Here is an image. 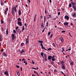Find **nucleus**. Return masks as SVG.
Instances as JSON below:
<instances>
[{"label": "nucleus", "mask_w": 76, "mask_h": 76, "mask_svg": "<svg viewBox=\"0 0 76 76\" xmlns=\"http://www.w3.org/2000/svg\"><path fill=\"white\" fill-rule=\"evenodd\" d=\"M71 4H72V8L73 9L74 12H76V6H75L76 3L73 2H71Z\"/></svg>", "instance_id": "obj_1"}, {"label": "nucleus", "mask_w": 76, "mask_h": 76, "mask_svg": "<svg viewBox=\"0 0 76 76\" xmlns=\"http://www.w3.org/2000/svg\"><path fill=\"white\" fill-rule=\"evenodd\" d=\"M17 23L18 25H19L20 26H22V23L21 21H17Z\"/></svg>", "instance_id": "obj_2"}, {"label": "nucleus", "mask_w": 76, "mask_h": 76, "mask_svg": "<svg viewBox=\"0 0 76 76\" xmlns=\"http://www.w3.org/2000/svg\"><path fill=\"white\" fill-rule=\"evenodd\" d=\"M19 51L20 53H21V54H22V53H23L25 52V51L24 50H23V49L21 51H20V50H19Z\"/></svg>", "instance_id": "obj_3"}, {"label": "nucleus", "mask_w": 76, "mask_h": 76, "mask_svg": "<svg viewBox=\"0 0 76 76\" xmlns=\"http://www.w3.org/2000/svg\"><path fill=\"white\" fill-rule=\"evenodd\" d=\"M65 19H67L69 20V17L68 15H66L64 17Z\"/></svg>", "instance_id": "obj_4"}, {"label": "nucleus", "mask_w": 76, "mask_h": 76, "mask_svg": "<svg viewBox=\"0 0 76 76\" xmlns=\"http://www.w3.org/2000/svg\"><path fill=\"white\" fill-rule=\"evenodd\" d=\"M61 67L63 70H65V69H66V67H65L64 65H63L61 66Z\"/></svg>", "instance_id": "obj_5"}, {"label": "nucleus", "mask_w": 76, "mask_h": 76, "mask_svg": "<svg viewBox=\"0 0 76 76\" xmlns=\"http://www.w3.org/2000/svg\"><path fill=\"white\" fill-rule=\"evenodd\" d=\"M52 58V56H50L48 57V60H49L50 61L51 59Z\"/></svg>", "instance_id": "obj_6"}, {"label": "nucleus", "mask_w": 76, "mask_h": 76, "mask_svg": "<svg viewBox=\"0 0 76 76\" xmlns=\"http://www.w3.org/2000/svg\"><path fill=\"white\" fill-rule=\"evenodd\" d=\"M4 74L5 75H6V76H9V73H8V72H7V71L5 72Z\"/></svg>", "instance_id": "obj_7"}, {"label": "nucleus", "mask_w": 76, "mask_h": 76, "mask_svg": "<svg viewBox=\"0 0 76 76\" xmlns=\"http://www.w3.org/2000/svg\"><path fill=\"white\" fill-rule=\"evenodd\" d=\"M60 63L61 65L62 66L63 65H64V61H60Z\"/></svg>", "instance_id": "obj_8"}, {"label": "nucleus", "mask_w": 76, "mask_h": 76, "mask_svg": "<svg viewBox=\"0 0 76 76\" xmlns=\"http://www.w3.org/2000/svg\"><path fill=\"white\" fill-rule=\"evenodd\" d=\"M72 15L73 17L75 18V17H76V14L75 13H73L72 14Z\"/></svg>", "instance_id": "obj_9"}, {"label": "nucleus", "mask_w": 76, "mask_h": 76, "mask_svg": "<svg viewBox=\"0 0 76 76\" xmlns=\"http://www.w3.org/2000/svg\"><path fill=\"white\" fill-rule=\"evenodd\" d=\"M11 13L12 14V15H15V12H14L13 10H11Z\"/></svg>", "instance_id": "obj_10"}, {"label": "nucleus", "mask_w": 76, "mask_h": 76, "mask_svg": "<svg viewBox=\"0 0 76 76\" xmlns=\"http://www.w3.org/2000/svg\"><path fill=\"white\" fill-rule=\"evenodd\" d=\"M18 15H21V11L19 9L18 10Z\"/></svg>", "instance_id": "obj_11"}, {"label": "nucleus", "mask_w": 76, "mask_h": 76, "mask_svg": "<svg viewBox=\"0 0 76 76\" xmlns=\"http://www.w3.org/2000/svg\"><path fill=\"white\" fill-rule=\"evenodd\" d=\"M29 42V40L28 39V38H27L26 39V44H28Z\"/></svg>", "instance_id": "obj_12"}, {"label": "nucleus", "mask_w": 76, "mask_h": 76, "mask_svg": "<svg viewBox=\"0 0 76 76\" xmlns=\"http://www.w3.org/2000/svg\"><path fill=\"white\" fill-rule=\"evenodd\" d=\"M69 23H68V22H64V25H68V24Z\"/></svg>", "instance_id": "obj_13"}, {"label": "nucleus", "mask_w": 76, "mask_h": 76, "mask_svg": "<svg viewBox=\"0 0 76 76\" xmlns=\"http://www.w3.org/2000/svg\"><path fill=\"white\" fill-rule=\"evenodd\" d=\"M36 17H37V14L35 15V17L34 19V22H35L36 20Z\"/></svg>", "instance_id": "obj_14"}, {"label": "nucleus", "mask_w": 76, "mask_h": 76, "mask_svg": "<svg viewBox=\"0 0 76 76\" xmlns=\"http://www.w3.org/2000/svg\"><path fill=\"white\" fill-rule=\"evenodd\" d=\"M40 26H42V29H43V28H44V25L43 24V23H42V24H40Z\"/></svg>", "instance_id": "obj_15"}, {"label": "nucleus", "mask_w": 76, "mask_h": 76, "mask_svg": "<svg viewBox=\"0 0 76 76\" xmlns=\"http://www.w3.org/2000/svg\"><path fill=\"white\" fill-rule=\"evenodd\" d=\"M34 73H36V74H37V75H38V76H39V75L38 74V73L37 72L34 71Z\"/></svg>", "instance_id": "obj_16"}, {"label": "nucleus", "mask_w": 76, "mask_h": 76, "mask_svg": "<svg viewBox=\"0 0 76 76\" xmlns=\"http://www.w3.org/2000/svg\"><path fill=\"white\" fill-rule=\"evenodd\" d=\"M1 6H3V5H4V3H3V1H1Z\"/></svg>", "instance_id": "obj_17"}, {"label": "nucleus", "mask_w": 76, "mask_h": 76, "mask_svg": "<svg viewBox=\"0 0 76 76\" xmlns=\"http://www.w3.org/2000/svg\"><path fill=\"white\" fill-rule=\"evenodd\" d=\"M17 20L18 21V22H20L21 20V19H20V18H19L17 19Z\"/></svg>", "instance_id": "obj_18"}, {"label": "nucleus", "mask_w": 76, "mask_h": 76, "mask_svg": "<svg viewBox=\"0 0 76 76\" xmlns=\"http://www.w3.org/2000/svg\"><path fill=\"white\" fill-rule=\"evenodd\" d=\"M17 73L18 76H20V73L19 72V71H17Z\"/></svg>", "instance_id": "obj_19"}, {"label": "nucleus", "mask_w": 76, "mask_h": 76, "mask_svg": "<svg viewBox=\"0 0 76 76\" xmlns=\"http://www.w3.org/2000/svg\"><path fill=\"white\" fill-rule=\"evenodd\" d=\"M38 42H39V43H41V44H42V43H43V41L42 40H39L38 41Z\"/></svg>", "instance_id": "obj_20"}, {"label": "nucleus", "mask_w": 76, "mask_h": 76, "mask_svg": "<svg viewBox=\"0 0 76 76\" xmlns=\"http://www.w3.org/2000/svg\"><path fill=\"white\" fill-rule=\"evenodd\" d=\"M12 38H15V34H13L12 35Z\"/></svg>", "instance_id": "obj_21"}, {"label": "nucleus", "mask_w": 76, "mask_h": 76, "mask_svg": "<svg viewBox=\"0 0 76 76\" xmlns=\"http://www.w3.org/2000/svg\"><path fill=\"white\" fill-rule=\"evenodd\" d=\"M44 22H45V20H46V16H44Z\"/></svg>", "instance_id": "obj_22"}, {"label": "nucleus", "mask_w": 76, "mask_h": 76, "mask_svg": "<svg viewBox=\"0 0 76 76\" xmlns=\"http://www.w3.org/2000/svg\"><path fill=\"white\" fill-rule=\"evenodd\" d=\"M48 15L49 16V17H48L47 18V19H49V18L50 19V18H51V15Z\"/></svg>", "instance_id": "obj_23"}, {"label": "nucleus", "mask_w": 76, "mask_h": 76, "mask_svg": "<svg viewBox=\"0 0 76 76\" xmlns=\"http://www.w3.org/2000/svg\"><path fill=\"white\" fill-rule=\"evenodd\" d=\"M74 64V63L73 62V61L71 62V63H70V65H72V66H73Z\"/></svg>", "instance_id": "obj_24"}, {"label": "nucleus", "mask_w": 76, "mask_h": 76, "mask_svg": "<svg viewBox=\"0 0 76 76\" xmlns=\"http://www.w3.org/2000/svg\"><path fill=\"white\" fill-rule=\"evenodd\" d=\"M41 48H42V49H44V50H47V49H46L45 48H44V47H41Z\"/></svg>", "instance_id": "obj_25"}, {"label": "nucleus", "mask_w": 76, "mask_h": 76, "mask_svg": "<svg viewBox=\"0 0 76 76\" xmlns=\"http://www.w3.org/2000/svg\"><path fill=\"white\" fill-rule=\"evenodd\" d=\"M24 63H25V65H27V62H26V61H24Z\"/></svg>", "instance_id": "obj_26"}, {"label": "nucleus", "mask_w": 76, "mask_h": 76, "mask_svg": "<svg viewBox=\"0 0 76 76\" xmlns=\"http://www.w3.org/2000/svg\"><path fill=\"white\" fill-rule=\"evenodd\" d=\"M6 32L7 35H8V29H7V30L6 31Z\"/></svg>", "instance_id": "obj_27"}, {"label": "nucleus", "mask_w": 76, "mask_h": 76, "mask_svg": "<svg viewBox=\"0 0 76 76\" xmlns=\"http://www.w3.org/2000/svg\"><path fill=\"white\" fill-rule=\"evenodd\" d=\"M22 31H24L25 30V26H23L22 28Z\"/></svg>", "instance_id": "obj_28"}, {"label": "nucleus", "mask_w": 76, "mask_h": 76, "mask_svg": "<svg viewBox=\"0 0 76 76\" xmlns=\"http://www.w3.org/2000/svg\"><path fill=\"white\" fill-rule=\"evenodd\" d=\"M45 58H47V55L46 54H45L44 55Z\"/></svg>", "instance_id": "obj_29"}, {"label": "nucleus", "mask_w": 76, "mask_h": 76, "mask_svg": "<svg viewBox=\"0 0 76 76\" xmlns=\"http://www.w3.org/2000/svg\"><path fill=\"white\" fill-rule=\"evenodd\" d=\"M3 56H5V57H6V56H7V55H6V53L4 52Z\"/></svg>", "instance_id": "obj_30"}, {"label": "nucleus", "mask_w": 76, "mask_h": 76, "mask_svg": "<svg viewBox=\"0 0 76 76\" xmlns=\"http://www.w3.org/2000/svg\"><path fill=\"white\" fill-rule=\"evenodd\" d=\"M12 9L14 10H16V7H13L12 8Z\"/></svg>", "instance_id": "obj_31"}, {"label": "nucleus", "mask_w": 76, "mask_h": 76, "mask_svg": "<svg viewBox=\"0 0 76 76\" xmlns=\"http://www.w3.org/2000/svg\"><path fill=\"white\" fill-rule=\"evenodd\" d=\"M60 40H61V41L62 42H63V41H64V39H63V38H61L60 39Z\"/></svg>", "instance_id": "obj_32"}, {"label": "nucleus", "mask_w": 76, "mask_h": 76, "mask_svg": "<svg viewBox=\"0 0 76 76\" xmlns=\"http://www.w3.org/2000/svg\"><path fill=\"white\" fill-rule=\"evenodd\" d=\"M69 7H72V4L71 3H70L69 4Z\"/></svg>", "instance_id": "obj_33"}, {"label": "nucleus", "mask_w": 76, "mask_h": 76, "mask_svg": "<svg viewBox=\"0 0 76 76\" xmlns=\"http://www.w3.org/2000/svg\"><path fill=\"white\" fill-rule=\"evenodd\" d=\"M4 12L5 15H6V14H7V11L5 10Z\"/></svg>", "instance_id": "obj_34"}, {"label": "nucleus", "mask_w": 76, "mask_h": 76, "mask_svg": "<svg viewBox=\"0 0 76 76\" xmlns=\"http://www.w3.org/2000/svg\"><path fill=\"white\" fill-rule=\"evenodd\" d=\"M53 45L55 47H56V45H55V44H54V43H53Z\"/></svg>", "instance_id": "obj_35"}, {"label": "nucleus", "mask_w": 76, "mask_h": 76, "mask_svg": "<svg viewBox=\"0 0 76 76\" xmlns=\"http://www.w3.org/2000/svg\"><path fill=\"white\" fill-rule=\"evenodd\" d=\"M56 59L55 58H52V61H55Z\"/></svg>", "instance_id": "obj_36"}, {"label": "nucleus", "mask_w": 76, "mask_h": 76, "mask_svg": "<svg viewBox=\"0 0 76 76\" xmlns=\"http://www.w3.org/2000/svg\"><path fill=\"white\" fill-rule=\"evenodd\" d=\"M1 23H4V21H2V20L1 19Z\"/></svg>", "instance_id": "obj_37"}, {"label": "nucleus", "mask_w": 76, "mask_h": 76, "mask_svg": "<svg viewBox=\"0 0 76 76\" xmlns=\"http://www.w3.org/2000/svg\"><path fill=\"white\" fill-rule=\"evenodd\" d=\"M18 28H19V27L18 26H17L16 27V29L15 30L16 31H17V30H18Z\"/></svg>", "instance_id": "obj_38"}, {"label": "nucleus", "mask_w": 76, "mask_h": 76, "mask_svg": "<svg viewBox=\"0 0 76 76\" xmlns=\"http://www.w3.org/2000/svg\"><path fill=\"white\" fill-rule=\"evenodd\" d=\"M13 32L14 34H16V30H13Z\"/></svg>", "instance_id": "obj_39"}, {"label": "nucleus", "mask_w": 76, "mask_h": 76, "mask_svg": "<svg viewBox=\"0 0 76 76\" xmlns=\"http://www.w3.org/2000/svg\"><path fill=\"white\" fill-rule=\"evenodd\" d=\"M48 26V22H47L46 23V26Z\"/></svg>", "instance_id": "obj_40"}, {"label": "nucleus", "mask_w": 76, "mask_h": 76, "mask_svg": "<svg viewBox=\"0 0 76 76\" xmlns=\"http://www.w3.org/2000/svg\"><path fill=\"white\" fill-rule=\"evenodd\" d=\"M32 63L33 64H35V62L33 61V60H32Z\"/></svg>", "instance_id": "obj_41"}, {"label": "nucleus", "mask_w": 76, "mask_h": 76, "mask_svg": "<svg viewBox=\"0 0 76 76\" xmlns=\"http://www.w3.org/2000/svg\"><path fill=\"white\" fill-rule=\"evenodd\" d=\"M47 11H46V10L45 9V15H46V14H47Z\"/></svg>", "instance_id": "obj_42"}, {"label": "nucleus", "mask_w": 76, "mask_h": 76, "mask_svg": "<svg viewBox=\"0 0 76 76\" xmlns=\"http://www.w3.org/2000/svg\"><path fill=\"white\" fill-rule=\"evenodd\" d=\"M1 29L2 31H3L4 29H3V27H1Z\"/></svg>", "instance_id": "obj_43"}, {"label": "nucleus", "mask_w": 76, "mask_h": 76, "mask_svg": "<svg viewBox=\"0 0 76 76\" xmlns=\"http://www.w3.org/2000/svg\"><path fill=\"white\" fill-rule=\"evenodd\" d=\"M48 50L50 51V50H51V48H49V49H48Z\"/></svg>", "instance_id": "obj_44"}, {"label": "nucleus", "mask_w": 76, "mask_h": 76, "mask_svg": "<svg viewBox=\"0 0 76 76\" xmlns=\"http://www.w3.org/2000/svg\"><path fill=\"white\" fill-rule=\"evenodd\" d=\"M51 64L52 65H53V64H54V62H53V61L51 62Z\"/></svg>", "instance_id": "obj_45"}, {"label": "nucleus", "mask_w": 76, "mask_h": 76, "mask_svg": "<svg viewBox=\"0 0 76 76\" xmlns=\"http://www.w3.org/2000/svg\"><path fill=\"white\" fill-rule=\"evenodd\" d=\"M2 35L0 34V38H1L2 37Z\"/></svg>", "instance_id": "obj_46"}, {"label": "nucleus", "mask_w": 76, "mask_h": 76, "mask_svg": "<svg viewBox=\"0 0 76 76\" xmlns=\"http://www.w3.org/2000/svg\"><path fill=\"white\" fill-rule=\"evenodd\" d=\"M40 45L42 46V47H43V44H42V43H41Z\"/></svg>", "instance_id": "obj_47"}, {"label": "nucleus", "mask_w": 76, "mask_h": 76, "mask_svg": "<svg viewBox=\"0 0 76 76\" xmlns=\"http://www.w3.org/2000/svg\"><path fill=\"white\" fill-rule=\"evenodd\" d=\"M23 44H24V43H22L21 44V45L22 46H23Z\"/></svg>", "instance_id": "obj_48"}, {"label": "nucleus", "mask_w": 76, "mask_h": 76, "mask_svg": "<svg viewBox=\"0 0 76 76\" xmlns=\"http://www.w3.org/2000/svg\"><path fill=\"white\" fill-rule=\"evenodd\" d=\"M22 61H25V59L23 58L22 59Z\"/></svg>", "instance_id": "obj_49"}, {"label": "nucleus", "mask_w": 76, "mask_h": 76, "mask_svg": "<svg viewBox=\"0 0 76 76\" xmlns=\"http://www.w3.org/2000/svg\"><path fill=\"white\" fill-rule=\"evenodd\" d=\"M60 15V12H58V15Z\"/></svg>", "instance_id": "obj_50"}, {"label": "nucleus", "mask_w": 76, "mask_h": 76, "mask_svg": "<svg viewBox=\"0 0 76 76\" xmlns=\"http://www.w3.org/2000/svg\"><path fill=\"white\" fill-rule=\"evenodd\" d=\"M64 32H66V31H61L62 33H63Z\"/></svg>", "instance_id": "obj_51"}, {"label": "nucleus", "mask_w": 76, "mask_h": 76, "mask_svg": "<svg viewBox=\"0 0 76 76\" xmlns=\"http://www.w3.org/2000/svg\"><path fill=\"white\" fill-rule=\"evenodd\" d=\"M50 33H51V32L50 31L48 33V35H50Z\"/></svg>", "instance_id": "obj_52"}, {"label": "nucleus", "mask_w": 76, "mask_h": 76, "mask_svg": "<svg viewBox=\"0 0 76 76\" xmlns=\"http://www.w3.org/2000/svg\"><path fill=\"white\" fill-rule=\"evenodd\" d=\"M41 55L42 56H43V54L41 52Z\"/></svg>", "instance_id": "obj_53"}, {"label": "nucleus", "mask_w": 76, "mask_h": 76, "mask_svg": "<svg viewBox=\"0 0 76 76\" xmlns=\"http://www.w3.org/2000/svg\"><path fill=\"white\" fill-rule=\"evenodd\" d=\"M24 25L25 26H26V27H27V26L26 25V23H25Z\"/></svg>", "instance_id": "obj_54"}, {"label": "nucleus", "mask_w": 76, "mask_h": 76, "mask_svg": "<svg viewBox=\"0 0 76 76\" xmlns=\"http://www.w3.org/2000/svg\"><path fill=\"white\" fill-rule=\"evenodd\" d=\"M52 37H53V34H51V35H50V38H52Z\"/></svg>", "instance_id": "obj_55"}, {"label": "nucleus", "mask_w": 76, "mask_h": 76, "mask_svg": "<svg viewBox=\"0 0 76 76\" xmlns=\"http://www.w3.org/2000/svg\"><path fill=\"white\" fill-rule=\"evenodd\" d=\"M54 57H55V56L53 55V57H52V58H54Z\"/></svg>", "instance_id": "obj_56"}, {"label": "nucleus", "mask_w": 76, "mask_h": 76, "mask_svg": "<svg viewBox=\"0 0 76 76\" xmlns=\"http://www.w3.org/2000/svg\"><path fill=\"white\" fill-rule=\"evenodd\" d=\"M32 69H35V70H37V69L34 68V67H32Z\"/></svg>", "instance_id": "obj_57"}, {"label": "nucleus", "mask_w": 76, "mask_h": 76, "mask_svg": "<svg viewBox=\"0 0 76 76\" xmlns=\"http://www.w3.org/2000/svg\"><path fill=\"white\" fill-rule=\"evenodd\" d=\"M3 40V39L2 38H0V41H1Z\"/></svg>", "instance_id": "obj_58"}, {"label": "nucleus", "mask_w": 76, "mask_h": 76, "mask_svg": "<svg viewBox=\"0 0 76 76\" xmlns=\"http://www.w3.org/2000/svg\"><path fill=\"white\" fill-rule=\"evenodd\" d=\"M28 1L29 2V3H31V1H30V0H28Z\"/></svg>", "instance_id": "obj_59"}, {"label": "nucleus", "mask_w": 76, "mask_h": 76, "mask_svg": "<svg viewBox=\"0 0 76 76\" xmlns=\"http://www.w3.org/2000/svg\"><path fill=\"white\" fill-rule=\"evenodd\" d=\"M16 67H17V68H19V66H16Z\"/></svg>", "instance_id": "obj_60"}, {"label": "nucleus", "mask_w": 76, "mask_h": 76, "mask_svg": "<svg viewBox=\"0 0 76 76\" xmlns=\"http://www.w3.org/2000/svg\"><path fill=\"white\" fill-rule=\"evenodd\" d=\"M45 31V29H43V30L42 31V33H43V32H44V31Z\"/></svg>", "instance_id": "obj_61"}, {"label": "nucleus", "mask_w": 76, "mask_h": 76, "mask_svg": "<svg viewBox=\"0 0 76 76\" xmlns=\"http://www.w3.org/2000/svg\"><path fill=\"white\" fill-rule=\"evenodd\" d=\"M18 5H16L15 7L16 8V7H18Z\"/></svg>", "instance_id": "obj_62"}, {"label": "nucleus", "mask_w": 76, "mask_h": 76, "mask_svg": "<svg viewBox=\"0 0 76 76\" xmlns=\"http://www.w3.org/2000/svg\"><path fill=\"white\" fill-rule=\"evenodd\" d=\"M58 65H60V63H59V62L58 63Z\"/></svg>", "instance_id": "obj_63"}, {"label": "nucleus", "mask_w": 76, "mask_h": 76, "mask_svg": "<svg viewBox=\"0 0 76 76\" xmlns=\"http://www.w3.org/2000/svg\"><path fill=\"white\" fill-rule=\"evenodd\" d=\"M6 11H8V8H6Z\"/></svg>", "instance_id": "obj_64"}]
</instances>
